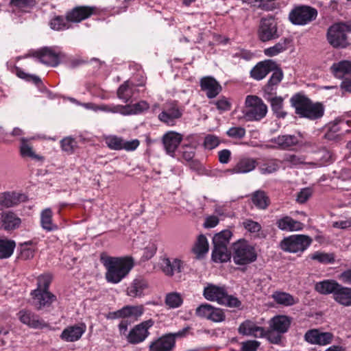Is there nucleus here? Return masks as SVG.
Wrapping results in <instances>:
<instances>
[{"label":"nucleus","instance_id":"412c9836","mask_svg":"<svg viewBox=\"0 0 351 351\" xmlns=\"http://www.w3.org/2000/svg\"><path fill=\"white\" fill-rule=\"evenodd\" d=\"M160 266L162 271L169 276L180 273L184 267L183 263L180 259L166 257L161 259Z\"/></svg>","mask_w":351,"mask_h":351},{"label":"nucleus","instance_id":"423d86ee","mask_svg":"<svg viewBox=\"0 0 351 351\" xmlns=\"http://www.w3.org/2000/svg\"><path fill=\"white\" fill-rule=\"evenodd\" d=\"M256 252L253 246L245 241H239L233 246L232 258L239 265H245L256 260Z\"/></svg>","mask_w":351,"mask_h":351},{"label":"nucleus","instance_id":"0e129e2a","mask_svg":"<svg viewBox=\"0 0 351 351\" xmlns=\"http://www.w3.org/2000/svg\"><path fill=\"white\" fill-rule=\"evenodd\" d=\"M219 144V140L217 136L212 134L207 135L204 139V146L206 149H213Z\"/></svg>","mask_w":351,"mask_h":351},{"label":"nucleus","instance_id":"c03bdc74","mask_svg":"<svg viewBox=\"0 0 351 351\" xmlns=\"http://www.w3.org/2000/svg\"><path fill=\"white\" fill-rule=\"evenodd\" d=\"M339 284L333 280H324L315 285V290L322 294L332 293L333 295L338 288Z\"/></svg>","mask_w":351,"mask_h":351},{"label":"nucleus","instance_id":"f03ea898","mask_svg":"<svg viewBox=\"0 0 351 351\" xmlns=\"http://www.w3.org/2000/svg\"><path fill=\"white\" fill-rule=\"evenodd\" d=\"M203 295L209 301L216 302L230 308H239L241 301L233 295H228L225 287L208 284L204 287Z\"/></svg>","mask_w":351,"mask_h":351},{"label":"nucleus","instance_id":"2eb2a0df","mask_svg":"<svg viewBox=\"0 0 351 351\" xmlns=\"http://www.w3.org/2000/svg\"><path fill=\"white\" fill-rule=\"evenodd\" d=\"M86 330V326L84 323H79L65 328L60 337L66 342H74L79 340Z\"/></svg>","mask_w":351,"mask_h":351},{"label":"nucleus","instance_id":"39448f33","mask_svg":"<svg viewBox=\"0 0 351 351\" xmlns=\"http://www.w3.org/2000/svg\"><path fill=\"white\" fill-rule=\"evenodd\" d=\"M312 241L309 236L293 234L284 238L280 243V247L286 252L302 254L308 249Z\"/></svg>","mask_w":351,"mask_h":351},{"label":"nucleus","instance_id":"ea45409f","mask_svg":"<svg viewBox=\"0 0 351 351\" xmlns=\"http://www.w3.org/2000/svg\"><path fill=\"white\" fill-rule=\"evenodd\" d=\"M274 300L278 304L283 306H292L298 302V300L291 294L285 292L277 291L272 295Z\"/></svg>","mask_w":351,"mask_h":351},{"label":"nucleus","instance_id":"4d7b16f0","mask_svg":"<svg viewBox=\"0 0 351 351\" xmlns=\"http://www.w3.org/2000/svg\"><path fill=\"white\" fill-rule=\"evenodd\" d=\"M282 104L283 100L280 97H275L271 99L272 110L280 118H284L286 116V112L282 110Z\"/></svg>","mask_w":351,"mask_h":351},{"label":"nucleus","instance_id":"393cba45","mask_svg":"<svg viewBox=\"0 0 351 351\" xmlns=\"http://www.w3.org/2000/svg\"><path fill=\"white\" fill-rule=\"evenodd\" d=\"M34 56L44 64L56 66L59 64V56L49 48H43L34 53Z\"/></svg>","mask_w":351,"mask_h":351},{"label":"nucleus","instance_id":"4468645a","mask_svg":"<svg viewBox=\"0 0 351 351\" xmlns=\"http://www.w3.org/2000/svg\"><path fill=\"white\" fill-rule=\"evenodd\" d=\"M32 304L37 309L48 307L56 300V296L48 291L35 289L32 292Z\"/></svg>","mask_w":351,"mask_h":351},{"label":"nucleus","instance_id":"a878e982","mask_svg":"<svg viewBox=\"0 0 351 351\" xmlns=\"http://www.w3.org/2000/svg\"><path fill=\"white\" fill-rule=\"evenodd\" d=\"M95 8L88 6H79L73 8L67 13L66 19L69 22L79 23L93 14Z\"/></svg>","mask_w":351,"mask_h":351},{"label":"nucleus","instance_id":"8fccbe9b","mask_svg":"<svg viewBox=\"0 0 351 351\" xmlns=\"http://www.w3.org/2000/svg\"><path fill=\"white\" fill-rule=\"evenodd\" d=\"M183 302L181 295L177 292L169 293L165 297V304L170 308L180 307Z\"/></svg>","mask_w":351,"mask_h":351},{"label":"nucleus","instance_id":"6e6d98bb","mask_svg":"<svg viewBox=\"0 0 351 351\" xmlns=\"http://www.w3.org/2000/svg\"><path fill=\"white\" fill-rule=\"evenodd\" d=\"M60 146L63 152L68 154H71L77 147V142L71 137H66L61 140Z\"/></svg>","mask_w":351,"mask_h":351},{"label":"nucleus","instance_id":"603ef678","mask_svg":"<svg viewBox=\"0 0 351 351\" xmlns=\"http://www.w3.org/2000/svg\"><path fill=\"white\" fill-rule=\"evenodd\" d=\"M309 257L314 261H317L321 263H330L334 261V256L332 254L326 253L323 252H315L309 255Z\"/></svg>","mask_w":351,"mask_h":351},{"label":"nucleus","instance_id":"69168bd1","mask_svg":"<svg viewBox=\"0 0 351 351\" xmlns=\"http://www.w3.org/2000/svg\"><path fill=\"white\" fill-rule=\"evenodd\" d=\"M214 104L217 106V108L221 112L228 111L230 110L231 108L230 102L226 97L219 98L217 101H215Z\"/></svg>","mask_w":351,"mask_h":351},{"label":"nucleus","instance_id":"09e8293b","mask_svg":"<svg viewBox=\"0 0 351 351\" xmlns=\"http://www.w3.org/2000/svg\"><path fill=\"white\" fill-rule=\"evenodd\" d=\"M252 202L256 206L261 209H265L269 204L268 197L262 191H257L253 194Z\"/></svg>","mask_w":351,"mask_h":351},{"label":"nucleus","instance_id":"7c9ffc66","mask_svg":"<svg viewBox=\"0 0 351 351\" xmlns=\"http://www.w3.org/2000/svg\"><path fill=\"white\" fill-rule=\"evenodd\" d=\"M278 228L283 231L294 232L303 229L304 224L289 216L283 217L276 221Z\"/></svg>","mask_w":351,"mask_h":351},{"label":"nucleus","instance_id":"a19ab883","mask_svg":"<svg viewBox=\"0 0 351 351\" xmlns=\"http://www.w3.org/2000/svg\"><path fill=\"white\" fill-rule=\"evenodd\" d=\"M40 223L42 228L47 231L57 229V226L52 222V211L50 208H46L41 212Z\"/></svg>","mask_w":351,"mask_h":351},{"label":"nucleus","instance_id":"7ed1b4c3","mask_svg":"<svg viewBox=\"0 0 351 351\" xmlns=\"http://www.w3.org/2000/svg\"><path fill=\"white\" fill-rule=\"evenodd\" d=\"M292 106L295 113L301 117L315 119L321 117L324 114V108L319 104H312L305 96L296 94L291 99Z\"/></svg>","mask_w":351,"mask_h":351},{"label":"nucleus","instance_id":"3c124183","mask_svg":"<svg viewBox=\"0 0 351 351\" xmlns=\"http://www.w3.org/2000/svg\"><path fill=\"white\" fill-rule=\"evenodd\" d=\"M69 22V21H67L66 18L64 19L62 16H56L50 21V27L51 29L56 31L67 29L70 28Z\"/></svg>","mask_w":351,"mask_h":351},{"label":"nucleus","instance_id":"e433bc0d","mask_svg":"<svg viewBox=\"0 0 351 351\" xmlns=\"http://www.w3.org/2000/svg\"><path fill=\"white\" fill-rule=\"evenodd\" d=\"M334 299L344 306H351V289L339 285L334 294Z\"/></svg>","mask_w":351,"mask_h":351},{"label":"nucleus","instance_id":"864d4df0","mask_svg":"<svg viewBox=\"0 0 351 351\" xmlns=\"http://www.w3.org/2000/svg\"><path fill=\"white\" fill-rule=\"evenodd\" d=\"M286 40L280 41L274 46L267 48L264 50V53L267 56L273 57L287 49Z\"/></svg>","mask_w":351,"mask_h":351},{"label":"nucleus","instance_id":"de8ad7c7","mask_svg":"<svg viewBox=\"0 0 351 351\" xmlns=\"http://www.w3.org/2000/svg\"><path fill=\"white\" fill-rule=\"evenodd\" d=\"M349 123V121L336 119L330 126V132L334 134H338V135L348 133L350 132Z\"/></svg>","mask_w":351,"mask_h":351},{"label":"nucleus","instance_id":"f704fd0d","mask_svg":"<svg viewBox=\"0 0 351 351\" xmlns=\"http://www.w3.org/2000/svg\"><path fill=\"white\" fill-rule=\"evenodd\" d=\"M331 71L337 78L351 77V61L342 60L334 63L331 66Z\"/></svg>","mask_w":351,"mask_h":351},{"label":"nucleus","instance_id":"79ce46f5","mask_svg":"<svg viewBox=\"0 0 351 351\" xmlns=\"http://www.w3.org/2000/svg\"><path fill=\"white\" fill-rule=\"evenodd\" d=\"M209 249V244L207 238L203 234H200L195 242L193 251L197 257H200L206 254Z\"/></svg>","mask_w":351,"mask_h":351},{"label":"nucleus","instance_id":"774afa93","mask_svg":"<svg viewBox=\"0 0 351 351\" xmlns=\"http://www.w3.org/2000/svg\"><path fill=\"white\" fill-rule=\"evenodd\" d=\"M260 343L255 340H250L242 343L243 351H256Z\"/></svg>","mask_w":351,"mask_h":351},{"label":"nucleus","instance_id":"ddd939ff","mask_svg":"<svg viewBox=\"0 0 351 351\" xmlns=\"http://www.w3.org/2000/svg\"><path fill=\"white\" fill-rule=\"evenodd\" d=\"M149 289L147 281L139 276L134 278L127 288V295L134 298H143Z\"/></svg>","mask_w":351,"mask_h":351},{"label":"nucleus","instance_id":"bb28decb","mask_svg":"<svg viewBox=\"0 0 351 351\" xmlns=\"http://www.w3.org/2000/svg\"><path fill=\"white\" fill-rule=\"evenodd\" d=\"M182 114V111L176 104H170L158 115V119L169 125H173L175 120L181 117Z\"/></svg>","mask_w":351,"mask_h":351},{"label":"nucleus","instance_id":"72a5a7b5","mask_svg":"<svg viewBox=\"0 0 351 351\" xmlns=\"http://www.w3.org/2000/svg\"><path fill=\"white\" fill-rule=\"evenodd\" d=\"M282 162L291 168L300 167L301 165H307L309 167H317V165L314 162H306L304 156L293 154H285L283 158Z\"/></svg>","mask_w":351,"mask_h":351},{"label":"nucleus","instance_id":"c9c22d12","mask_svg":"<svg viewBox=\"0 0 351 351\" xmlns=\"http://www.w3.org/2000/svg\"><path fill=\"white\" fill-rule=\"evenodd\" d=\"M136 91V84L128 80L119 86L117 90V97L123 102H128L134 95Z\"/></svg>","mask_w":351,"mask_h":351},{"label":"nucleus","instance_id":"a18cd8bd","mask_svg":"<svg viewBox=\"0 0 351 351\" xmlns=\"http://www.w3.org/2000/svg\"><path fill=\"white\" fill-rule=\"evenodd\" d=\"M16 244L12 240L0 239V258L10 257L14 252Z\"/></svg>","mask_w":351,"mask_h":351},{"label":"nucleus","instance_id":"473e14b6","mask_svg":"<svg viewBox=\"0 0 351 351\" xmlns=\"http://www.w3.org/2000/svg\"><path fill=\"white\" fill-rule=\"evenodd\" d=\"M25 199L24 195L16 192L8 191L0 193V204L8 208L18 204Z\"/></svg>","mask_w":351,"mask_h":351},{"label":"nucleus","instance_id":"bf43d9fd","mask_svg":"<svg viewBox=\"0 0 351 351\" xmlns=\"http://www.w3.org/2000/svg\"><path fill=\"white\" fill-rule=\"evenodd\" d=\"M123 139L117 136H108L105 138V143L111 149H121Z\"/></svg>","mask_w":351,"mask_h":351},{"label":"nucleus","instance_id":"a211bd4d","mask_svg":"<svg viewBox=\"0 0 351 351\" xmlns=\"http://www.w3.org/2000/svg\"><path fill=\"white\" fill-rule=\"evenodd\" d=\"M19 320L25 325L32 328H43L47 326L46 323L40 317L27 310H21L18 313Z\"/></svg>","mask_w":351,"mask_h":351},{"label":"nucleus","instance_id":"680f3d73","mask_svg":"<svg viewBox=\"0 0 351 351\" xmlns=\"http://www.w3.org/2000/svg\"><path fill=\"white\" fill-rule=\"evenodd\" d=\"M195 146L192 145H186L182 147V157L186 160H191L195 156Z\"/></svg>","mask_w":351,"mask_h":351},{"label":"nucleus","instance_id":"4be33fe9","mask_svg":"<svg viewBox=\"0 0 351 351\" xmlns=\"http://www.w3.org/2000/svg\"><path fill=\"white\" fill-rule=\"evenodd\" d=\"M21 219L10 211H0V228L5 230H12L20 227Z\"/></svg>","mask_w":351,"mask_h":351},{"label":"nucleus","instance_id":"e2e57ef3","mask_svg":"<svg viewBox=\"0 0 351 351\" xmlns=\"http://www.w3.org/2000/svg\"><path fill=\"white\" fill-rule=\"evenodd\" d=\"M226 133L231 138L240 139L245 135V130L242 127H232Z\"/></svg>","mask_w":351,"mask_h":351},{"label":"nucleus","instance_id":"b1692460","mask_svg":"<svg viewBox=\"0 0 351 351\" xmlns=\"http://www.w3.org/2000/svg\"><path fill=\"white\" fill-rule=\"evenodd\" d=\"M276 64L271 60L258 62L250 71V76L256 80H261L271 72Z\"/></svg>","mask_w":351,"mask_h":351},{"label":"nucleus","instance_id":"c85d7f7f","mask_svg":"<svg viewBox=\"0 0 351 351\" xmlns=\"http://www.w3.org/2000/svg\"><path fill=\"white\" fill-rule=\"evenodd\" d=\"M38 136H34L29 138H21L20 145V153L23 157H28L36 160H43V157L36 154L33 149V147L30 143V141L38 138Z\"/></svg>","mask_w":351,"mask_h":351},{"label":"nucleus","instance_id":"338daca9","mask_svg":"<svg viewBox=\"0 0 351 351\" xmlns=\"http://www.w3.org/2000/svg\"><path fill=\"white\" fill-rule=\"evenodd\" d=\"M244 228L249 232L256 233L259 232L261 227V225L252 220H245L243 223Z\"/></svg>","mask_w":351,"mask_h":351},{"label":"nucleus","instance_id":"5fc2aeb1","mask_svg":"<svg viewBox=\"0 0 351 351\" xmlns=\"http://www.w3.org/2000/svg\"><path fill=\"white\" fill-rule=\"evenodd\" d=\"M280 165L278 160H271L261 165L259 167V170L262 174H270L278 171Z\"/></svg>","mask_w":351,"mask_h":351},{"label":"nucleus","instance_id":"2f4dec72","mask_svg":"<svg viewBox=\"0 0 351 351\" xmlns=\"http://www.w3.org/2000/svg\"><path fill=\"white\" fill-rule=\"evenodd\" d=\"M36 4V0H10L9 8L13 13L29 12Z\"/></svg>","mask_w":351,"mask_h":351},{"label":"nucleus","instance_id":"f257e3e1","mask_svg":"<svg viewBox=\"0 0 351 351\" xmlns=\"http://www.w3.org/2000/svg\"><path fill=\"white\" fill-rule=\"evenodd\" d=\"M101 262L106 269V279L112 284L120 282L133 267L132 261L130 258L101 257Z\"/></svg>","mask_w":351,"mask_h":351},{"label":"nucleus","instance_id":"f8f14e48","mask_svg":"<svg viewBox=\"0 0 351 351\" xmlns=\"http://www.w3.org/2000/svg\"><path fill=\"white\" fill-rule=\"evenodd\" d=\"M258 36L263 42L275 39L279 36L277 32L276 23L274 19L269 18L261 20Z\"/></svg>","mask_w":351,"mask_h":351},{"label":"nucleus","instance_id":"f3484780","mask_svg":"<svg viewBox=\"0 0 351 351\" xmlns=\"http://www.w3.org/2000/svg\"><path fill=\"white\" fill-rule=\"evenodd\" d=\"M182 139V135L176 132L170 131L165 134L162 137V143L167 154L174 156L175 152Z\"/></svg>","mask_w":351,"mask_h":351},{"label":"nucleus","instance_id":"9b49d317","mask_svg":"<svg viewBox=\"0 0 351 351\" xmlns=\"http://www.w3.org/2000/svg\"><path fill=\"white\" fill-rule=\"evenodd\" d=\"M154 322L149 319L145 321L134 326L127 335V341L132 344L143 342L148 336V329L151 328Z\"/></svg>","mask_w":351,"mask_h":351},{"label":"nucleus","instance_id":"c756f323","mask_svg":"<svg viewBox=\"0 0 351 351\" xmlns=\"http://www.w3.org/2000/svg\"><path fill=\"white\" fill-rule=\"evenodd\" d=\"M201 87L209 98L215 97L221 90L220 84L212 77H203L201 80Z\"/></svg>","mask_w":351,"mask_h":351},{"label":"nucleus","instance_id":"052dcab7","mask_svg":"<svg viewBox=\"0 0 351 351\" xmlns=\"http://www.w3.org/2000/svg\"><path fill=\"white\" fill-rule=\"evenodd\" d=\"M51 276L50 274L41 275L38 278V287L36 289L40 291H47L48 287L51 282Z\"/></svg>","mask_w":351,"mask_h":351},{"label":"nucleus","instance_id":"9d476101","mask_svg":"<svg viewBox=\"0 0 351 351\" xmlns=\"http://www.w3.org/2000/svg\"><path fill=\"white\" fill-rule=\"evenodd\" d=\"M197 316L207 319L214 322H221L225 319V314L222 309L214 307L209 304L199 305L195 310Z\"/></svg>","mask_w":351,"mask_h":351},{"label":"nucleus","instance_id":"6e6552de","mask_svg":"<svg viewBox=\"0 0 351 351\" xmlns=\"http://www.w3.org/2000/svg\"><path fill=\"white\" fill-rule=\"evenodd\" d=\"M317 12L309 6H298L292 10L289 15L290 21L294 25H304L315 20Z\"/></svg>","mask_w":351,"mask_h":351},{"label":"nucleus","instance_id":"6ab92c4d","mask_svg":"<svg viewBox=\"0 0 351 351\" xmlns=\"http://www.w3.org/2000/svg\"><path fill=\"white\" fill-rule=\"evenodd\" d=\"M333 335L330 332H323L318 330H310L304 335L305 340L311 344L325 346L332 340Z\"/></svg>","mask_w":351,"mask_h":351},{"label":"nucleus","instance_id":"aec40b11","mask_svg":"<svg viewBox=\"0 0 351 351\" xmlns=\"http://www.w3.org/2000/svg\"><path fill=\"white\" fill-rule=\"evenodd\" d=\"M238 331L243 335L258 338L263 337L266 334L263 327L258 326L254 322L251 320H245L241 323L238 328Z\"/></svg>","mask_w":351,"mask_h":351},{"label":"nucleus","instance_id":"dca6fc26","mask_svg":"<svg viewBox=\"0 0 351 351\" xmlns=\"http://www.w3.org/2000/svg\"><path fill=\"white\" fill-rule=\"evenodd\" d=\"M271 143L274 145H267V147L286 149L298 145L300 143V136L291 134L279 135L271 139Z\"/></svg>","mask_w":351,"mask_h":351},{"label":"nucleus","instance_id":"49530a36","mask_svg":"<svg viewBox=\"0 0 351 351\" xmlns=\"http://www.w3.org/2000/svg\"><path fill=\"white\" fill-rule=\"evenodd\" d=\"M212 258L215 262H227L230 258V254L228 247H214L212 252Z\"/></svg>","mask_w":351,"mask_h":351},{"label":"nucleus","instance_id":"cd10ccee","mask_svg":"<svg viewBox=\"0 0 351 351\" xmlns=\"http://www.w3.org/2000/svg\"><path fill=\"white\" fill-rule=\"evenodd\" d=\"M291 320L286 315H277L269 322V328L278 334L285 333L290 327Z\"/></svg>","mask_w":351,"mask_h":351},{"label":"nucleus","instance_id":"37998d69","mask_svg":"<svg viewBox=\"0 0 351 351\" xmlns=\"http://www.w3.org/2000/svg\"><path fill=\"white\" fill-rule=\"evenodd\" d=\"M232 235L229 230H224L215 234L213 238L214 247H228Z\"/></svg>","mask_w":351,"mask_h":351},{"label":"nucleus","instance_id":"0eeeda50","mask_svg":"<svg viewBox=\"0 0 351 351\" xmlns=\"http://www.w3.org/2000/svg\"><path fill=\"white\" fill-rule=\"evenodd\" d=\"M351 32V24L338 23L330 26L327 32V40L334 47L347 46V34Z\"/></svg>","mask_w":351,"mask_h":351},{"label":"nucleus","instance_id":"1a4fd4ad","mask_svg":"<svg viewBox=\"0 0 351 351\" xmlns=\"http://www.w3.org/2000/svg\"><path fill=\"white\" fill-rule=\"evenodd\" d=\"M189 331V328L182 329L175 333L174 335H168L163 336L155 341L152 342L149 346L150 351H169L175 345L174 337L185 336Z\"/></svg>","mask_w":351,"mask_h":351},{"label":"nucleus","instance_id":"4c0bfd02","mask_svg":"<svg viewBox=\"0 0 351 351\" xmlns=\"http://www.w3.org/2000/svg\"><path fill=\"white\" fill-rule=\"evenodd\" d=\"M144 312V308L142 305L126 306L117 312L118 316L121 317H130L137 319L141 317Z\"/></svg>","mask_w":351,"mask_h":351},{"label":"nucleus","instance_id":"5701e85b","mask_svg":"<svg viewBox=\"0 0 351 351\" xmlns=\"http://www.w3.org/2000/svg\"><path fill=\"white\" fill-rule=\"evenodd\" d=\"M256 165L257 161L256 159L243 157L239 159L233 168L228 169L226 172L230 174L247 173L253 171L256 168Z\"/></svg>","mask_w":351,"mask_h":351},{"label":"nucleus","instance_id":"58836bf2","mask_svg":"<svg viewBox=\"0 0 351 351\" xmlns=\"http://www.w3.org/2000/svg\"><path fill=\"white\" fill-rule=\"evenodd\" d=\"M122 108L123 115L128 116L139 114L147 110L149 108V104L145 101H141L132 105H122Z\"/></svg>","mask_w":351,"mask_h":351},{"label":"nucleus","instance_id":"13d9d810","mask_svg":"<svg viewBox=\"0 0 351 351\" xmlns=\"http://www.w3.org/2000/svg\"><path fill=\"white\" fill-rule=\"evenodd\" d=\"M122 105H115L113 104H98V112L101 111L107 113H112V114H121L123 115L122 111Z\"/></svg>","mask_w":351,"mask_h":351},{"label":"nucleus","instance_id":"20e7f679","mask_svg":"<svg viewBox=\"0 0 351 351\" xmlns=\"http://www.w3.org/2000/svg\"><path fill=\"white\" fill-rule=\"evenodd\" d=\"M242 112L247 121H259L266 116L267 107L260 97L247 95Z\"/></svg>","mask_w":351,"mask_h":351}]
</instances>
